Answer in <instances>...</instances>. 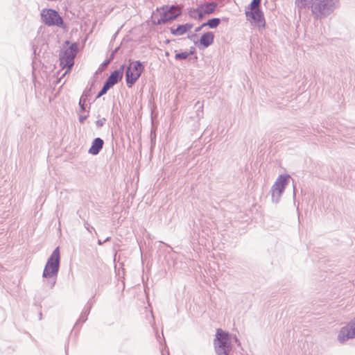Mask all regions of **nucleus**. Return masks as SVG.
I'll list each match as a JSON object with an SVG mask.
<instances>
[{
    "mask_svg": "<svg viewBox=\"0 0 355 355\" xmlns=\"http://www.w3.org/2000/svg\"><path fill=\"white\" fill-rule=\"evenodd\" d=\"M60 261V250L57 248L51 254L49 259L45 268L44 270L43 276L45 277H51L55 275L58 271Z\"/></svg>",
    "mask_w": 355,
    "mask_h": 355,
    "instance_id": "nucleus-6",
    "label": "nucleus"
},
{
    "mask_svg": "<svg viewBox=\"0 0 355 355\" xmlns=\"http://www.w3.org/2000/svg\"><path fill=\"white\" fill-rule=\"evenodd\" d=\"M260 3L253 4V1L251 2L249 10L245 12L246 17L250 22L258 28H264L266 21L263 12L259 9Z\"/></svg>",
    "mask_w": 355,
    "mask_h": 355,
    "instance_id": "nucleus-4",
    "label": "nucleus"
},
{
    "mask_svg": "<svg viewBox=\"0 0 355 355\" xmlns=\"http://www.w3.org/2000/svg\"><path fill=\"white\" fill-rule=\"evenodd\" d=\"M144 69V66L139 61L130 62L125 73L126 82L132 87L140 77Z\"/></svg>",
    "mask_w": 355,
    "mask_h": 355,
    "instance_id": "nucleus-5",
    "label": "nucleus"
},
{
    "mask_svg": "<svg viewBox=\"0 0 355 355\" xmlns=\"http://www.w3.org/2000/svg\"><path fill=\"white\" fill-rule=\"evenodd\" d=\"M103 121H105V119H103V120H99L96 122V124L98 126H102L103 124Z\"/></svg>",
    "mask_w": 355,
    "mask_h": 355,
    "instance_id": "nucleus-20",
    "label": "nucleus"
},
{
    "mask_svg": "<svg viewBox=\"0 0 355 355\" xmlns=\"http://www.w3.org/2000/svg\"><path fill=\"white\" fill-rule=\"evenodd\" d=\"M182 13V8L178 6L162 7L157 8L153 13L152 20L155 24H162L176 18Z\"/></svg>",
    "mask_w": 355,
    "mask_h": 355,
    "instance_id": "nucleus-2",
    "label": "nucleus"
},
{
    "mask_svg": "<svg viewBox=\"0 0 355 355\" xmlns=\"http://www.w3.org/2000/svg\"><path fill=\"white\" fill-rule=\"evenodd\" d=\"M287 184V177L280 176L276 181L272 189V195L279 196L284 191L286 185Z\"/></svg>",
    "mask_w": 355,
    "mask_h": 355,
    "instance_id": "nucleus-12",
    "label": "nucleus"
},
{
    "mask_svg": "<svg viewBox=\"0 0 355 355\" xmlns=\"http://www.w3.org/2000/svg\"><path fill=\"white\" fill-rule=\"evenodd\" d=\"M123 66L121 69L114 71L107 78V81L104 84L101 91L100 92L98 96L105 94L107 91L112 87L113 85L116 84L123 77Z\"/></svg>",
    "mask_w": 355,
    "mask_h": 355,
    "instance_id": "nucleus-11",
    "label": "nucleus"
},
{
    "mask_svg": "<svg viewBox=\"0 0 355 355\" xmlns=\"http://www.w3.org/2000/svg\"><path fill=\"white\" fill-rule=\"evenodd\" d=\"M190 54H191L190 53L187 52V51L182 52V53H179L175 54V58L176 60H184V59L187 58Z\"/></svg>",
    "mask_w": 355,
    "mask_h": 355,
    "instance_id": "nucleus-18",
    "label": "nucleus"
},
{
    "mask_svg": "<svg viewBox=\"0 0 355 355\" xmlns=\"http://www.w3.org/2000/svg\"><path fill=\"white\" fill-rule=\"evenodd\" d=\"M214 347L218 354H227L231 349L230 336L228 333L221 329L216 330V338L214 340Z\"/></svg>",
    "mask_w": 355,
    "mask_h": 355,
    "instance_id": "nucleus-3",
    "label": "nucleus"
},
{
    "mask_svg": "<svg viewBox=\"0 0 355 355\" xmlns=\"http://www.w3.org/2000/svg\"><path fill=\"white\" fill-rule=\"evenodd\" d=\"M217 4L214 2L205 3L203 4H200L196 9L192 11V13L194 17H198V19H202L206 15H210L213 13L216 8Z\"/></svg>",
    "mask_w": 355,
    "mask_h": 355,
    "instance_id": "nucleus-10",
    "label": "nucleus"
},
{
    "mask_svg": "<svg viewBox=\"0 0 355 355\" xmlns=\"http://www.w3.org/2000/svg\"><path fill=\"white\" fill-rule=\"evenodd\" d=\"M353 141H354V142H353V144H355V134H353V138H351Z\"/></svg>",
    "mask_w": 355,
    "mask_h": 355,
    "instance_id": "nucleus-22",
    "label": "nucleus"
},
{
    "mask_svg": "<svg viewBox=\"0 0 355 355\" xmlns=\"http://www.w3.org/2000/svg\"><path fill=\"white\" fill-rule=\"evenodd\" d=\"M103 141L100 138L95 139L89 150V153L92 155H97L103 148Z\"/></svg>",
    "mask_w": 355,
    "mask_h": 355,
    "instance_id": "nucleus-15",
    "label": "nucleus"
},
{
    "mask_svg": "<svg viewBox=\"0 0 355 355\" xmlns=\"http://www.w3.org/2000/svg\"><path fill=\"white\" fill-rule=\"evenodd\" d=\"M214 40V34L213 33H205L201 36L199 40V45L202 46L203 48H207L213 44Z\"/></svg>",
    "mask_w": 355,
    "mask_h": 355,
    "instance_id": "nucleus-13",
    "label": "nucleus"
},
{
    "mask_svg": "<svg viewBox=\"0 0 355 355\" xmlns=\"http://www.w3.org/2000/svg\"><path fill=\"white\" fill-rule=\"evenodd\" d=\"M293 187L294 203L295 204L296 186L295 184H293Z\"/></svg>",
    "mask_w": 355,
    "mask_h": 355,
    "instance_id": "nucleus-19",
    "label": "nucleus"
},
{
    "mask_svg": "<svg viewBox=\"0 0 355 355\" xmlns=\"http://www.w3.org/2000/svg\"><path fill=\"white\" fill-rule=\"evenodd\" d=\"M192 27L193 25L191 24L180 25L176 28H171V33L174 35H182L187 33L188 31L191 30Z\"/></svg>",
    "mask_w": 355,
    "mask_h": 355,
    "instance_id": "nucleus-14",
    "label": "nucleus"
},
{
    "mask_svg": "<svg viewBox=\"0 0 355 355\" xmlns=\"http://www.w3.org/2000/svg\"><path fill=\"white\" fill-rule=\"evenodd\" d=\"M76 55L75 50L73 47H68L61 55H60V65L64 68H67L65 73H69L73 64V59Z\"/></svg>",
    "mask_w": 355,
    "mask_h": 355,
    "instance_id": "nucleus-8",
    "label": "nucleus"
},
{
    "mask_svg": "<svg viewBox=\"0 0 355 355\" xmlns=\"http://www.w3.org/2000/svg\"><path fill=\"white\" fill-rule=\"evenodd\" d=\"M261 0H253V4H257V3H260Z\"/></svg>",
    "mask_w": 355,
    "mask_h": 355,
    "instance_id": "nucleus-21",
    "label": "nucleus"
},
{
    "mask_svg": "<svg viewBox=\"0 0 355 355\" xmlns=\"http://www.w3.org/2000/svg\"><path fill=\"white\" fill-rule=\"evenodd\" d=\"M219 24L220 19L218 18H213L211 19H209L207 23L202 24L201 26H200L196 30V31H200L202 27L205 26H208L209 28H214L217 27Z\"/></svg>",
    "mask_w": 355,
    "mask_h": 355,
    "instance_id": "nucleus-16",
    "label": "nucleus"
},
{
    "mask_svg": "<svg viewBox=\"0 0 355 355\" xmlns=\"http://www.w3.org/2000/svg\"><path fill=\"white\" fill-rule=\"evenodd\" d=\"M355 338V317L338 332V340L340 343H345L350 338Z\"/></svg>",
    "mask_w": 355,
    "mask_h": 355,
    "instance_id": "nucleus-9",
    "label": "nucleus"
},
{
    "mask_svg": "<svg viewBox=\"0 0 355 355\" xmlns=\"http://www.w3.org/2000/svg\"><path fill=\"white\" fill-rule=\"evenodd\" d=\"M338 0H295L299 10L309 9L314 19H323L331 14Z\"/></svg>",
    "mask_w": 355,
    "mask_h": 355,
    "instance_id": "nucleus-1",
    "label": "nucleus"
},
{
    "mask_svg": "<svg viewBox=\"0 0 355 355\" xmlns=\"http://www.w3.org/2000/svg\"><path fill=\"white\" fill-rule=\"evenodd\" d=\"M353 134H355V128H347L343 133V136L347 138H353Z\"/></svg>",
    "mask_w": 355,
    "mask_h": 355,
    "instance_id": "nucleus-17",
    "label": "nucleus"
},
{
    "mask_svg": "<svg viewBox=\"0 0 355 355\" xmlns=\"http://www.w3.org/2000/svg\"><path fill=\"white\" fill-rule=\"evenodd\" d=\"M84 120V118L80 119V122H83Z\"/></svg>",
    "mask_w": 355,
    "mask_h": 355,
    "instance_id": "nucleus-23",
    "label": "nucleus"
},
{
    "mask_svg": "<svg viewBox=\"0 0 355 355\" xmlns=\"http://www.w3.org/2000/svg\"><path fill=\"white\" fill-rule=\"evenodd\" d=\"M43 22L48 26H61L63 23L62 17L58 12L52 9H44L41 12Z\"/></svg>",
    "mask_w": 355,
    "mask_h": 355,
    "instance_id": "nucleus-7",
    "label": "nucleus"
}]
</instances>
